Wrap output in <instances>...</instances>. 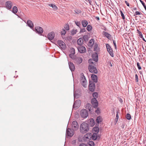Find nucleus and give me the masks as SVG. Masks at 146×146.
<instances>
[{
	"instance_id": "1",
	"label": "nucleus",
	"mask_w": 146,
	"mask_h": 146,
	"mask_svg": "<svg viewBox=\"0 0 146 146\" xmlns=\"http://www.w3.org/2000/svg\"><path fill=\"white\" fill-rule=\"evenodd\" d=\"M88 125L87 123L84 122L81 124L80 127V131L81 133H85L88 131Z\"/></svg>"
},
{
	"instance_id": "2",
	"label": "nucleus",
	"mask_w": 146,
	"mask_h": 146,
	"mask_svg": "<svg viewBox=\"0 0 146 146\" xmlns=\"http://www.w3.org/2000/svg\"><path fill=\"white\" fill-rule=\"evenodd\" d=\"M57 43L59 46L62 49L64 50L66 48V46L65 43L62 41L58 40Z\"/></svg>"
},
{
	"instance_id": "3",
	"label": "nucleus",
	"mask_w": 146,
	"mask_h": 146,
	"mask_svg": "<svg viewBox=\"0 0 146 146\" xmlns=\"http://www.w3.org/2000/svg\"><path fill=\"white\" fill-rule=\"evenodd\" d=\"M80 115L82 118H86L88 116V113L85 109L82 110L80 112Z\"/></svg>"
},
{
	"instance_id": "4",
	"label": "nucleus",
	"mask_w": 146,
	"mask_h": 146,
	"mask_svg": "<svg viewBox=\"0 0 146 146\" xmlns=\"http://www.w3.org/2000/svg\"><path fill=\"white\" fill-rule=\"evenodd\" d=\"M72 128L73 130H76L78 129L79 126L76 121H74L72 122Z\"/></svg>"
},
{
	"instance_id": "5",
	"label": "nucleus",
	"mask_w": 146,
	"mask_h": 146,
	"mask_svg": "<svg viewBox=\"0 0 146 146\" xmlns=\"http://www.w3.org/2000/svg\"><path fill=\"white\" fill-rule=\"evenodd\" d=\"M81 81L83 86L84 87H86L87 85V83L86 78L84 76L82 77Z\"/></svg>"
},
{
	"instance_id": "6",
	"label": "nucleus",
	"mask_w": 146,
	"mask_h": 146,
	"mask_svg": "<svg viewBox=\"0 0 146 146\" xmlns=\"http://www.w3.org/2000/svg\"><path fill=\"white\" fill-rule=\"evenodd\" d=\"M88 69L90 72L92 73L96 74L97 73V70L95 67L94 66H89Z\"/></svg>"
},
{
	"instance_id": "7",
	"label": "nucleus",
	"mask_w": 146,
	"mask_h": 146,
	"mask_svg": "<svg viewBox=\"0 0 146 146\" xmlns=\"http://www.w3.org/2000/svg\"><path fill=\"white\" fill-rule=\"evenodd\" d=\"M81 104V102L80 100H77L74 102L73 105V108L75 109H77L79 108Z\"/></svg>"
},
{
	"instance_id": "8",
	"label": "nucleus",
	"mask_w": 146,
	"mask_h": 146,
	"mask_svg": "<svg viewBox=\"0 0 146 146\" xmlns=\"http://www.w3.org/2000/svg\"><path fill=\"white\" fill-rule=\"evenodd\" d=\"M92 137V133H88L85 135L84 137V138L85 140L88 141L91 139Z\"/></svg>"
},
{
	"instance_id": "9",
	"label": "nucleus",
	"mask_w": 146,
	"mask_h": 146,
	"mask_svg": "<svg viewBox=\"0 0 146 146\" xmlns=\"http://www.w3.org/2000/svg\"><path fill=\"white\" fill-rule=\"evenodd\" d=\"M91 103L94 108H96L98 107V102L96 99L95 98H93L91 100Z\"/></svg>"
},
{
	"instance_id": "10",
	"label": "nucleus",
	"mask_w": 146,
	"mask_h": 146,
	"mask_svg": "<svg viewBox=\"0 0 146 146\" xmlns=\"http://www.w3.org/2000/svg\"><path fill=\"white\" fill-rule=\"evenodd\" d=\"M74 134V132L70 129L68 128L66 132V135L69 137L72 136Z\"/></svg>"
},
{
	"instance_id": "11",
	"label": "nucleus",
	"mask_w": 146,
	"mask_h": 146,
	"mask_svg": "<svg viewBox=\"0 0 146 146\" xmlns=\"http://www.w3.org/2000/svg\"><path fill=\"white\" fill-rule=\"evenodd\" d=\"M78 51L80 53H84L86 51L85 47L83 46H79L78 47Z\"/></svg>"
},
{
	"instance_id": "12",
	"label": "nucleus",
	"mask_w": 146,
	"mask_h": 146,
	"mask_svg": "<svg viewBox=\"0 0 146 146\" xmlns=\"http://www.w3.org/2000/svg\"><path fill=\"white\" fill-rule=\"evenodd\" d=\"M54 33L53 32H51L48 34L47 37L49 40H52L54 37Z\"/></svg>"
},
{
	"instance_id": "13",
	"label": "nucleus",
	"mask_w": 146,
	"mask_h": 146,
	"mask_svg": "<svg viewBox=\"0 0 146 146\" xmlns=\"http://www.w3.org/2000/svg\"><path fill=\"white\" fill-rule=\"evenodd\" d=\"M36 31L38 34H41L43 32L42 29L40 27H35Z\"/></svg>"
},
{
	"instance_id": "14",
	"label": "nucleus",
	"mask_w": 146,
	"mask_h": 146,
	"mask_svg": "<svg viewBox=\"0 0 146 146\" xmlns=\"http://www.w3.org/2000/svg\"><path fill=\"white\" fill-rule=\"evenodd\" d=\"M89 89L92 92H93L95 88V84L94 83H90L89 84Z\"/></svg>"
},
{
	"instance_id": "15",
	"label": "nucleus",
	"mask_w": 146,
	"mask_h": 146,
	"mask_svg": "<svg viewBox=\"0 0 146 146\" xmlns=\"http://www.w3.org/2000/svg\"><path fill=\"white\" fill-rule=\"evenodd\" d=\"M69 68L70 70L72 71H74L75 69V66L73 63L71 62H68Z\"/></svg>"
},
{
	"instance_id": "16",
	"label": "nucleus",
	"mask_w": 146,
	"mask_h": 146,
	"mask_svg": "<svg viewBox=\"0 0 146 146\" xmlns=\"http://www.w3.org/2000/svg\"><path fill=\"white\" fill-rule=\"evenodd\" d=\"M92 58L94 59V61L95 62H97L98 60V54L97 53H95L92 55Z\"/></svg>"
},
{
	"instance_id": "17",
	"label": "nucleus",
	"mask_w": 146,
	"mask_h": 146,
	"mask_svg": "<svg viewBox=\"0 0 146 146\" xmlns=\"http://www.w3.org/2000/svg\"><path fill=\"white\" fill-rule=\"evenodd\" d=\"M6 6L9 9H11L12 6V2L10 1L7 2L6 3Z\"/></svg>"
},
{
	"instance_id": "18",
	"label": "nucleus",
	"mask_w": 146,
	"mask_h": 146,
	"mask_svg": "<svg viewBox=\"0 0 146 146\" xmlns=\"http://www.w3.org/2000/svg\"><path fill=\"white\" fill-rule=\"evenodd\" d=\"M75 60L77 62V63L80 64L82 62V59L81 57H76V58Z\"/></svg>"
},
{
	"instance_id": "19",
	"label": "nucleus",
	"mask_w": 146,
	"mask_h": 146,
	"mask_svg": "<svg viewBox=\"0 0 146 146\" xmlns=\"http://www.w3.org/2000/svg\"><path fill=\"white\" fill-rule=\"evenodd\" d=\"M88 62L89 63V66H90L91 65L92 66H93V65H94L96 63V62H95L94 61V59H90L88 60Z\"/></svg>"
},
{
	"instance_id": "20",
	"label": "nucleus",
	"mask_w": 146,
	"mask_h": 146,
	"mask_svg": "<svg viewBox=\"0 0 146 146\" xmlns=\"http://www.w3.org/2000/svg\"><path fill=\"white\" fill-rule=\"evenodd\" d=\"M91 78L93 81L95 82H97V77L95 74H92Z\"/></svg>"
},
{
	"instance_id": "21",
	"label": "nucleus",
	"mask_w": 146,
	"mask_h": 146,
	"mask_svg": "<svg viewBox=\"0 0 146 146\" xmlns=\"http://www.w3.org/2000/svg\"><path fill=\"white\" fill-rule=\"evenodd\" d=\"M27 23L28 26L31 28H32L33 27V24L30 20H28Z\"/></svg>"
},
{
	"instance_id": "22",
	"label": "nucleus",
	"mask_w": 146,
	"mask_h": 146,
	"mask_svg": "<svg viewBox=\"0 0 146 146\" xmlns=\"http://www.w3.org/2000/svg\"><path fill=\"white\" fill-rule=\"evenodd\" d=\"M83 42V40L82 38H80L78 39L77 41V43L79 45L81 46Z\"/></svg>"
},
{
	"instance_id": "23",
	"label": "nucleus",
	"mask_w": 146,
	"mask_h": 146,
	"mask_svg": "<svg viewBox=\"0 0 146 146\" xmlns=\"http://www.w3.org/2000/svg\"><path fill=\"white\" fill-rule=\"evenodd\" d=\"M48 5L49 6L52 7V8L54 10H56L58 9V8L56 6L53 4H48Z\"/></svg>"
},
{
	"instance_id": "24",
	"label": "nucleus",
	"mask_w": 146,
	"mask_h": 146,
	"mask_svg": "<svg viewBox=\"0 0 146 146\" xmlns=\"http://www.w3.org/2000/svg\"><path fill=\"white\" fill-rule=\"evenodd\" d=\"M82 23L84 27H86L88 24V22L86 20H82Z\"/></svg>"
},
{
	"instance_id": "25",
	"label": "nucleus",
	"mask_w": 146,
	"mask_h": 146,
	"mask_svg": "<svg viewBox=\"0 0 146 146\" xmlns=\"http://www.w3.org/2000/svg\"><path fill=\"white\" fill-rule=\"evenodd\" d=\"M90 124L92 127H93L95 124V122L93 119H90Z\"/></svg>"
},
{
	"instance_id": "26",
	"label": "nucleus",
	"mask_w": 146,
	"mask_h": 146,
	"mask_svg": "<svg viewBox=\"0 0 146 146\" xmlns=\"http://www.w3.org/2000/svg\"><path fill=\"white\" fill-rule=\"evenodd\" d=\"M102 117L100 116H99L97 118L96 121L98 123H99L102 122Z\"/></svg>"
},
{
	"instance_id": "27",
	"label": "nucleus",
	"mask_w": 146,
	"mask_h": 146,
	"mask_svg": "<svg viewBox=\"0 0 146 146\" xmlns=\"http://www.w3.org/2000/svg\"><path fill=\"white\" fill-rule=\"evenodd\" d=\"M86 108L87 109H88L90 111H92V106L90 104H86Z\"/></svg>"
},
{
	"instance_id": "28",
	"label": "nucleus",
	"mask_w": 146,
	"mask_h": 146,
	"mask_svg": "<svg viewBox=\"0 0 146 146\" xmlns=\"http://www.w3.org/2000/svg\"><path fill=\"white\" fill-rule=\"evenodd\" d=\"M93 132H95V133H97L99 131V128L98 127H94L92 130Z\"/></svg>"
},
{
	"instance_id": "29",
	"label": "nucleus",
	"mask_w": 146,
	"mask_h": 146,
	"mask_svg": "<svg viewBox=\"0 0 146 146\" xmlns=\"http://www.w3.org/2000/svg\"><path fill=\"white\" fill-rule=\"evenodd\" d=\"M92 96L93 97V98H95L96 99L98 98V95L97 92H94L92 94Z\"/></svg>"
},
{
	"instance_id": "30",
	"label": "nucleus",
	"mask_w": 146,
	"mask_h": 146,
	"mask_svg": "<svg viewBox=\"0 0 146 146\" xmlns=\"http://www.w3.org/2000/svg\"><path fill=\"white\" fill-rule=\"evenodd\" d=\"M92 137L93 139L94 140H96L97 138V133L94 132L92 135Z\"/></svg>"
},
{
	"instance_id": "31",
	"label": "nucleus",
	"mask_w": 146,
	"mask_h": 146,
	"mask_svg": "<svg viewBox=\"0 0 146 146\" xmlns=\"http://www.w3.org/2000/svg\"><path fill=\"white\" fill-rule=\"evenodd\" d=\"M17 7L16 6H14L13 9L12 11L14 13H16L17 12Z\"/></svg>"
},
{
	"instance_id": "32",
	"label": "nucleus",
	"mask_w": 146,
	"mask_h": 146,
	"mask_svg": "<svg viewBox=\"0 0 146 146\" xmlns=\"http://www.w3.org/2000/svg\"><path fill=\"white\" fill-rule=\"evenodd\" d=\"M119 111H117L116 112V117L115 119V121L116 122V123H117L118 120V119L119 118Z\"/></svg>"
},
{
	"instance_id": "33",
	"label": "nucleus",
	"mask_w": 146,
	"mask_h": 146,
	"mask_svg": "<svg viewBox=\"0 0 146 146\" xmlns=\"http://www.w3.org/2000/svg\"><path fill=\"white\" fill-rule=\"evenodd\" d=\"M103 34L104 35L108 38H109L110 37V35L106 32H103Z\"/></svg>"
},
{
	"instance_id": "34",
	"label": "nucleus",
	"mask_w": 146,
	"mask_h": 146,
	"mask_svg": "<svg viewBox=\"0 0 146 146\" xmlns=\"http://www.w3.org/2000/svg\"><path fill=\"white\" fill-rule=\"evenodd\" d=\"M94 44V41L93 39H91L90 40L88 43V45L90 46H93V44Z\"/></svg>"
},
{
	"instance_id": "35",
	"label": "nucleus",
	"mask_w": 146,
	"mask_h": 146,
	"mask_svg": "<svg viewBox=\"0 0 146 146\" xmlns=\"http://www.w3.org/2000/svg\"><path fill=\"white\" fill-rule=\"evenodd\" d=\"M106 47L107 50L108 52L110 50L111 51V50H112L110 46L108 44H106Z\"/></svg>"
},
{
	"instance_id": "36",
	"label": "nucleus",
	"mask_w": 146,
	"mask_h": 146,
	"mask_svg": "<svg viewBox=\"0 0 146 146\" xmlns=\"http://www.w3.org/2000/svg\"><path fill=\"white\" fill-rule=\"evenodd\" d=\"M77 30L76 29H73L71 31V35H72L75 34L77 32Z\"/></svg>"
},
{
	"instance_id": "37",
	"label": "nucleus",
	"mask_w": 146,
	"mask_h": 146,
	"mask_svg": "<svg viewBox=\"0 0 146 146\" xmlns=\"http://www.w3.org/2000/svg\"><path fill=\"white\" fill-rule=\"evenodd\" d=\"M74 54H73L72 53H71L70 54L69 56L72 59H73L75 60L76 58V57H75Z\"/></svg>"
},
{
	"instance_id": "38",
	"label": "nucleus",
	"mask_w": 146,
	"mask_h": 146,
	"mask_svg": "<svg viewBox=\"0 0 146 146\" xmlns=\"http://www.w3.org/2000/svg\"><path fill=\"white\" fill-rule=\"evenodd\" d=\"M89 146H94V142L92 141H90L88 143Z\"/></svg>"
},
{
	"instance_id": "39",
	"label": "nucleus",
	"mask_w": 146,
	"mask_h": 146,
	"mask_svg": "<svg viewBox=\"0 0 146 146\" xmlns=\"http://www.w3.org/2000/svg\"><path fill=\"white\" fill-rule=\"evenodd\" d=\"M92 27L90 25H88L87 27V29L88 31H90L92 30Z\"/></svg>"
},
{
	"instance_id": "40",
	"label": "nucleus",
	"mask_w": 146,
	"mask_h": 146,
	"mask_svg": "<svg viewBox=\"0 0 146 146\" xmlns=\"http://www.w3.org/2000/svg\"><path fill=\"white\" fill-rule=\"evenodd\" d=\"M66 33V31L65 30L63 29L62 30L61 32V35H64Z\"/></svg>"
},
{
	"instance_id": "41",
	"label": "nucleus",
	"mask_w": 146,
	"mask_h": 146,
	"mask_svg": "<svg viewBox=\"0 0 146 146\" xmlns=\"http://www.w3.org/2000/svg\"><path fill=\"white\" fill-rule=\"evenodd\" d=\"M126 117L127 119L128 120H130L131 118L130 115L129 113L127 114Z\"/></svg>"
},
{
	"instance_id": "42",
	"label": "nucleus",
	"mask_w": 146,
	"mask_h": 146,
	"mask_svg": "<svg viewBox=\"0 0 146 146\" xmlns=\"http://www.w3.org/2000/svg\"><path fill=\"white\" fill-rule=\"evenodd\" d=\"M64 28L66 30L68 31L69 30V27L68 25L66 24Z\"/></svg>"
},
{
	"instance_id": "43",
	"label": "nucleus",
	"mask_w": 146,
	"mask_h": 146,
	"mask_svg": "<svg viewBox=\"0 0 146 146\" xmlns=\"http://www.w3.org/2000/svg\"><path fill=\"white\" fill-rule=\"evenodd\" d=\"M108 52H109V54H110V55L111 57H113V54L112 50H111V51H110Z\"/></svg>"
},
{
	"instance_id": "44",
	"label": "nucleus",
	"mask_w": 146,
	"mask_h": 146,
	"mask_svg": "<svg viewBox=\"0 0 146 146\" xmlns=\"http://www.w3.org/2000/svg\"><path fill=\"white\" fill-rule=\"evenodd\" d=\"M108 52H109V54H110V55L111 57H113V54L112 50H111V51H110Z\"/></svg>"
},
{
	"instance_id": "45",
	"label": "nucleus",
	"mask_w": 146,
	"mask_h": 146,
	"mask_svg": "<svg viewBox=\"0 0 146 146\" xmlns=\"http://www.w3.org/2000/svg\"><path fill=\"white\" fill-rule=\"evenodd\" d=\"M108 52H109V54H110V55L111 57H113V54L112 50H111V51H110Z\"/></svg>"
},
{
	"instance_id": "46",
	"label": "nucleus",
	"mask_w": 146,
	"mask_h": 146,
	"mask_svg": "<svg viewBox=\"0 0 146 146\" xmlns=\"http://www.w3.org/2000/svg\"><path fill=\"white\" fill-rule=\"evenodd\" d=\"M75 22L76 25L78 27H79L81 25L80 23V22L75 21Z\"/></svg>"
},
{
	"instance_id": "47",
	"label": "nucleus",
	"mask_w": 146,
	"mask_h": 146,
	"mask_svg": "<svg viewBox=\"0 0 146 146\" xmlns=\"http://www.w3.org/2000/svg\"><path fill=\"white\" fill-rule=\"evenodd\" d=\"M137 66L139 69V70H141V67L140 66L139 64V62H137Z\"/></svg>"
},
{
	"instance_id": "48",
	"label": "nucleus",
	"mask_w": 146,
	"mask_h": 146,
	"mask_svg": "<svg viewBox=\"0 0 146 146\" xmlns=\"http://www.w3.org/2000/svg\"><path fill=\"white\" fill-rule=\"evenodd\" d=\"M120 12H121V15L122 17V19H125V16L123 14V13L122 12V11H120Z\"/></svg>"
},
{
	"instance_id": "49",
	"label": "nucleus",
	"mask_w": 146,
	"mask_h": 146,
	"mask_svg": "<svg viewBox=\"0 0 146 146\" xmlns=\"http://www.w3.org/2000/svg\"><path fill=\"white\" fill-rule=\"evenodd\" d=\"M77 14H79L81 13V11L79 10H75L74 11Z\"/></svg>"
},
{
	"instance_id": "50",
	"label": "nucleus",
	"mask_w": 146,
	"mask_h": 146,
	"mask_svg": "<svg viewBox=\"0 0 146 146\" xmlns=\"http://www.w3.org/2000/svg\"><path fill=\"white\" fill-rule=\"evenodd\" d=\"M71 53H72L73 54H75V50L74 48H72L71 49Z\"/></svg>"
},
{
	"instance_id": "51",
	"label": "nucleus",
	"mask_w": 146,
	"mask_h": 146,
	"mask_svg": "<svg viewBox=\"0 0 146 146\" xmlns=\"http://www.w3.org/2000/svg\"><path fill=\"white\" fill-rule=\"evenodd\" d=\"M95 112L98 114L100 113V110L99 108H98L95 111Z\"/></svg>"
},
{
	"instance_id": "52",
	"label": "nucleus",
	"mask_w": 146,
	"mask_h": 146,
	"mask_svg": "<svg viewBox=\"0 0 146 146\" xmlns=\"http://www.w3.org/2000/svg\"><path fill=\"white\" fill-rule=\"evenodd\" d=\"M135 81L136 82L138 81V76L137 74H136L135 75Z\"/></svg>"
},
{
	"instance_id": "53",
	"label": "nucleus",
	"mask_w": 146,
	"mask_h": 146,
	"mask_svg": "<svg viewBox=\"0 0 146 146\" xmlns=\"http://www.w3.org/2000/svg\"><path fill=\"white\" fill-rule=\"evenodd\" d=\"M86 31L85 29L84 28H83L81 29L80 32H85Z\"/></svg>"
},
{
	"instance_id": "54",
	"label": "nucleus",
	"mask_w": 146,
	"mask_h": 146,
	"mask_svg": "<svg viewBox=\"0 0 146 146\" xmlns=\"http://www.w3.org/2000/svg\"><path fill=\"white\" fill-rule=\"evenodd\" d=\"M140 14L141 13L138 11H137L135 12V14L136 15H140Z\"/></svg>"
},
{
	"instance_id": "55",
	"label": "nucleus",
	"mask_w": 146,
	"mask_h": 146,
	"mask_svg": "<svg viewBox=\"0 0 146 146\" xmlns=\"http://www.w3.org/2000/svg\"><path fill=\"white\" fill-rule=\"evenodd\" d=\"M79 146H87V145L84 143H82Z\"/></svg>"
},
{
	"instance_id": "56",
	"label": "nucleus",
	"mask_w": 146,
	"mask_h": 146,
	"mask_svg": "<svg viewBox=\"0 0 146 146\" xmlns=\"http://www.w3.org/2000/svg\"><path fill=\"white\" fill-rule=\"evenodd\" d=\"M125 3L128 6H129V4L127 1H125Z\"/></svg>"
},
{
	"instance_id": "57",
	"label": "nucleus",
	"mask_w": 146,
	"mask_h": 146,
	"mask_svg": "<svg viewBox=\"0 0 146 146\" xmlns=\"http://www.w3.org/2000/svg\"><path fill=\"white\" fill-rule=\"evenodd\" d=\"M113 44H114V45L115 46V48H116V44H115V41H113Z\"/></svg>"
},
{
	"instance_id": "58",
	"label": "nucleus",
	"mask_w": 146,
	"mask_h": 146,
	"mask_svg": "<svg viewBox=\"0 0 146 146\" xmlns=\"http://www.w3.org/2000/svg\"><path fill=\"white\" fill-rule=\"evenodd\" d=\"M86 37H87V36H83V38L84 39V40H85L86 39Z\"/></svg>"
},
{
	"instance_id": "59",
	"label": "nucleus",
	"mask_w": 146,
	"mask_h": 146,
	"mask_svg": "<svg viewBox=\"0 0 146 146\" xmlns=\"http://www.w3.org/2000/svg\"><path fill=\"white\" fill-rule=\"evenodd\" d=\"M109 64H110V66L111 67L112 66V65L111 62H109Z\"/></svg>"
},
{
	"instance_id": "60",
	"label": "nucleus",
	"mask_w": 146,
	"mask_h": 146,
	"mask_svg": "<svg viewBox=\"0 0 146 146\" xmlns=\"http://www.w3.org/2000/svg\"><path fill=\"white\" fill-rule=\"evenodd\" d=\"M141 4H142L143 5V7H144V6H145V3L143 2V3H142Z\"/></svg>"
},
{
	"instance_id": "61",
	"label": "nucleus",
	"mask_w": 146,
	"mask_h": 146,
	"mask_svg": "<svg viewBox=\"0 0 146 146\" xmlns=\"http://www.w3.org/2000/svg\"><path fill=\"white\" fill-rule=\"evenodd\" d=\"M97 47L96 45V47L94 48V50H96V48Z\"/></svg>"
},
{
	"instance_id": "62",
	"label": "nucleus",
	"mask_w": 146,
	"mask_h": 146,
	"mask_svg": "<svg viewBox=\"0 0 146 146\" xmlns=\"http://www.w3.org/2000/svg\"><path fill=\"white\" fill-rule=\"evenodd\" d=\"M96 18L98 20H99V18L98 17H96Z\"/></svg>"
},
{
	"instance_id": "63",
	"label": "nucleus",
	"mask_w": 146,
	"mask_h": 146,
	"mask_svg": "<svg viewBox=\"0 0 146 146\" xmlns=\"http://www.w3.org/2000/svg\"><path fill=\"white\" fill-rule=\"evenodd\" d=\"M139 1L141 3H143V1L141 0H139Z\"/></svg>"
},
{
	"instance_id": "64",
	"label": "nucleus",
	"mask_w": 146,
	"mask_h": 146,
	"mask_svg": "<svg viewBox=\"0 0 146 146\" xmlns=\"http://www.w3.org/2000/svg\"><path fill=\"white\" fill-rule=\"evenodd\" d=\"M144 7L146 11V6H144Z\"/></svg>"
}]
</instances>
